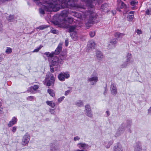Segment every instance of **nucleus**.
Returning <instances> with one entry per match:
<instances>
[{
	"mask_svg": "<svg viewBox=\"0 0 151 151\" xmlns=\"http://www.w3.org/2000/svg\"><path fill=\"white\" fill-rule=\"evenodd\" d=\"M70 77V74L68 73H62L58 76L59 79L61 81H64L65 78H68Z\"/></svg>",
	"mask_w": 151,
	"mask_h": 151,
	"instance_id": "f257e3e1",
	"label": "nucleus"
},
{
	"mask_svg": "<svg viewBox=\"0 0 151 151\" xmlns=\"http://www.w3.org/2000/svg\"><path fill=\"white\" fill-rule=\"evenodd\" d=\"M98 80L97 74L96 73H95L92 77L88 78V81L91 82H94L96 83L98 81Z\"/></svg>",
	"mask_w": 151,
	"mask_h": 151,
	"instance_id": "f03ea898",
	"label": "nucleus"
},
{
	"mask_svg": "<svg viewBox=\"0 0 151 151\" xmlns=\"http://www.w3.org/2000/svg\"><path fill=\"white\" fill-rule=\"evenodd\" d=\"M17 121L16 118L14 117L12 120L9 123V125L11 127L16 123Z\"/></svg>",
	"mask_w": 151,
	"mask_h": 151,
	"instance_id": "7ed1b4c3",
	"label": "nucleus"
},
{
	"mask_svg": "<svg viewBox=\"0 0 151 151\" xmlns=\"http://www.w3.org/2000/svg\"><path fill=\"white\" fill-rule=\"evenodd\" d=\"M134 15L133 14L130 12V14H128L127 17V19L129 21H132Z\"/></svg>",
	"mask_w": 151,
	"mask_h": 151,
	"instance_id": "20e7f679",
	"label": "nucleus"
},
{
	"mask_svg": "<svg viewBox=\"0 0 151 151\" xmlns=\"http://www.w3.org/2000/svg\"><path fill=\"white\" fill-rule=\"evenodd\" d=\"M78 145L79 148L83 149H86L87 147L86 145L83 144H79Z\"/></svg>",
	"mask_w": 151,
	"mask_h": 151,
	"instance_id": "39448f33",
	"label": "nucleus"
},
{
	"mask_svg": "<svg viewBox=\"0 0 151 151\" xmlns=\"http://www.w3.org/2000/svg\"><path fill=\"white\" fill-rule=\"evenodd\" d=\"M95 45V43L93 41H90L88 42V46L89 47H92L94 46Z\"/></svg>",
	"mask_w": 151,
	"mask_h": 151,
	"instance_id": "423d86ee",
	"label": "nucleus"
},
{
	"mask_svg": "<svg viewBox=\"0 0 151 151\" xmlns=\"http://www.w3.org/2000/svg\"><path fill=\"white\" fill-rule=\"evenodd\" d=\"M124 35L120 33H116L115 34L114 36L116 38H119L122 37Z\"/></svg>",
	"mask_w": 151,
	"mask_h": 151,
	"instance_id": "0eeeda50",
	"label": "nucleus"
},
{
	"mask_svg": "<svg viewBox=\"0 0 151 151\" xmlns=\"http://www.w3.org/2000/svg\"><path fill=\"white\" fill-rule=\"evenodd\" d=\"M50 79L51 80L50 82L49 83L48 82H47V83L46 85L47 86H50L53 83V82L54 81L55 79L53 76H51V77Z\"/></svg>",
	"mask_w": 151,
	"mask_h": 151,
	"instance_id": "6e6552de",
	"label": "nucleus"
},
{
	"mask_svg": "<svg viewBox=\"0 0 151 151\" xmlns=\"http://www.w3.org/2000/svg\"><path fill=\"white\" fill-rule=\"evenodd\" d=\"M111 92L114 95L116 94V87L112 86L111 87Z\"/></svg>",
	"mask_w": 151,
	"mask_h": 151,
	"instance_id": "1a4fd4ad",
	"label": "nucleus"
},
{
	"mask_svg": "<svg viewBox=\"0 0 151 151\" xmlns=\"http://www.w3.org/2000/svg\"><path fill=\"white\" fill-rule=\"evenodd\" d=\"M48 92L51 96H54V93L52 90L49 89L48 90Z\"/></svg>",
	"mask_w": 151,
	"mask_h": 151,
	"instance_id": "9d476101",
	"label": "nucleus"
},
{
	"mask_svg": "<svg viewBox=\"0 0 151 151\" xmlns=\"http://www.w3.org/2000/svg\"><path fill=\"white\" fill-rule=\"evenodd\" d=\"M12 51V49L10 47H7L5 51V52L7 54L11 53Z\"/></svg>",
	"mask_w": 151,
	"mask_h": 151,
	"instance_id": "9b49d317",
	"label": "nucleus"
},
{
	"mask_svg": "<svg viewBox=\"0 0 151 151\" xmlns=\"http://www.w3.org/2000/svg\"><path fill=\"white\" fill-rule=\"evenodd\" d=\"M115 151H122V149L120 146H119L115 147Z\"/></svg>",
	"mask_w": 151,
	"mask_h": 151,
	"instance_id": "f8f14e48",
	"label": "nucleus"
},
{
	"mask_svg": "<svg viewBox=\"0 0 151 151\" xmlns=\"http://www.w3.org/2000/svg\"><path fill=\"white\" fill-rule=\"evenodd\" d=\"M47 103L48 105L52 107H53L55 106L54 103L51 101H47Z\"/></svg>",
	"mask_w": 151,
	"mask_h": 151,
	"instance_id": "ddd939ff",
	"label": "nucleus"
},
{
	"mask_svg": "<svg viewBox=\"0 0 151 151\" xmlns=\"http://www.w3.org/2000/svg\"><path fill=\"white\" fill-rule=\"evenodd\" d=\"M61 50V47H58L56 50L55 52L56 54H58L59 53V51Z\"/></svg>",
	"mask_w": 151,
	"mask_h": 151,
	"instance_id": "4468645a",
	"label": "nucleus"
},
{
	"mask_svg": "<svg viewBox=\"0 0 151 151\" xmlns=\"http://www.w3.org/2000/svg\"><path fill=\"white\" fill-rule=\"evenodd\" d=\"M119 6H120L121 8H123L125 6V5L122 2H120L119 4Z\"/></svg>",
	"mask_w": 151,
	"mask_h": 151,
	"instance_id": "2eb2a0df",
	"label": "nucleus"
},
{
	"mask_svg": "<svg viewBox=\"0 0 151 151\" xmlns=\"http://www.w3.org/2000/svg\"><path fill=\"white\" fill-rule=\"evenodd\" d=\"M24 137H25V138H26V139L25 140H24V144H25L27 143L28 142L29 140V138L28 137H26V136H25Z\"/></svg>",
	"mask_w": 151,
	"mask_h": 151,
	"instance_id": "dca6fc26",
	"label": "nucleus"
},
{
	"mask_svg": "<svg viewBox=\"0 0 151 151\" xmlns=\"http://www.w3.org/2000/svg\"><path fill=\"white\" fill-rule=\"evenodd\" d=\"M45 54L47 55L48 56H49L50 57H52L53 55V53H50L49 52H46L45 53Z\"/></svg>",
	"mask_w": 151,
	"mask_h": 151,
	"instance_id": "f3484780",
	"label": "nucleus"
},
{
	"mask_svg": "<svg viewBox=\"0 0 151 151\" xmlns=\"http://www.w3.org/2000/svg\"><path fill=\"white\" fill-rule=\"evenodd\" d=\"M137 1H132L131 2V4L132 5L134 6L137 4Z\"/></svg>",
	"mask_w": 151,
	"mask_h": 151,
	"instance_id": "a211bd4d",
	"label": "nucleus"
},
{
	"mask_svg": "<svg viewBox=\"0 0 151 151\" xmlns=\"http://www.w3.org/2000/svg\"><path fill=\"white\" fill-rule=\"evenodd\" d=\"M90 35L91 37H93L95 35V32H91L90 33Z\"/></svg>",
	"mask_w": 151,
	"mask_h": 151,
	"instance_id": "6ab92c4d",
	"label": "nucleus"
},
{
	"mask_svg": "<svg viewBox=\"0 0 151 151\" xmlns=\"http://www.w3.org/2000/svg\"><path fill=\"white\" fill-rule=\"evenodd\" d=\"M136 32L138 35H140L142 33V31L139 29H138L137 30Z\"/></svg>",
	"mask_w": 151,
	"mask_h": 151,
	"instance_id": "aec40b11",
	"label": "nucleus"
},
{
	"mask_svg": "<svg viewBox=\"0 0 151 151\" xmlns=\"http://www.w3.org/2000/svg\"><path fill=\"white\" fill-rule=\"evenodd\" d=\"M1 103L0 101V113H1L3 111V109L1 107Z\"/></svg>",
	"mask_w": 151,
	"mask_h": 151,
	"instance_id": "412c9836",
	"label": "nucleus"
},
{
	"mask_svg": "<svg viewBox=\"0 0 151 151\" xmlns=\"http://www.w3.org/2000/svg\"><path fill=\"white\" fill-rule=\"evenodd\" d=\"M38 88V86L36 85L34 86H33V87H32V88L34 90H36Z\"/></svg>",
	"mask_w": 151,
	"mask_h": 151,
	"instance_id": "4be33fe9",
	"label": "nucleus"
},
{
	"mask_svg": "<svg viewBox=\"0 0 151 151\" xmlns=\"http://www.w3.org/2000/svg\"><path fill=\"white\" fill-rule=\"evenodd\" d=\"M75 35V34L74 36L73 35H72V37H73V39L74 40H76L77 39V36H76V35H75V37H74V36Z\"/></svg>",
	"mask_w": 151,
	"mask_h": 151,
	"instance_id": "5701e85b",
	"label": "nucleus"
},
{
	"mask_svg": "<svg viewBox=\"0 0 151 151\" xmlns=\"http://www.w3.org/2000/svg\"><path fill=\"white\" fill-rule=\"evenodd\" d=\"M80 138L78 137H75L74 138V140L75 141H76L77 140H78Z\"/></svg>",
	"mask_w": 151,
	"mask_h": 151,
	"instance_id": "b1692460",
	"label": "nucleus"
},
{
	"mask_svg": "<svg viewBox=\"0 0 151 151\" xmlns=\"http://www.w3.org/2000/svg\"><path fill=\"white\" fill-rule=\"evenodd\" d=\"M68 44V40H66L65 41V44L66 46H67Z\"/></svg>",
	"mask_w": 151,
	"mask_h": 151,
	"instance_id": "393cba45",
	"label": "nucleus"
},
{
	"mask_svg": "<svg viewBox=\"0 0 151 151\" xmlns=\"http://www.w3.org/2000/svg\"><path fill=\"white\" fill-rule=\"evenodd\" d=\"M40 49V48H38L37 49H35L34 51H33V52H38Z\"/></svg>",
	"mask_w": 151,
	"mask_h": 151,
	"instance_id": "a878e982",
	"label": "nucleus"
},
{
	"mask_svg": "<svg viewBox=\"0 0 151 151\" xmlns=\"http://www.w3.org/2000/svg\"><path fill=\"white\" fill-rule=\"evenodd\" d=\"M75 29V27H71V28H70V31H73L74 29Z\"/></svg>",
	"mask_w": 151,
	"mask_h": 151,
	"instance_id": "bb28decb",
	"label": "nucleus"
},
{
	"mask_svg": "<svg viewBox=\"0 0 151 151\" xmlns=\"http://www.w3.org/2000/svg\"><path fill=\"white\" fill-rule=\"evenodd\" d=\"M70 92L69 90H68L67 91H66L65 92V95H67L68 94V93Z\"/></svg>",
	"mask_w": 151,
	"mask_h": 151,
	"instance_id": "cd10ccee",
	"label": "nucleus"
},
{
	"mask_svg": "<svg viewBox=\"0 0 151 151\" xmlns=\"http://www.w3.org/2000/svg\"><path fill=\"white\" fill-rule=\"evenodd\" d=\"M16 130V128H15V127H13V130H12V131L13 132H15Z\"/></svg>",
	"mask_w": 151,
	"mask_h": 151,
	"instance_id": "c85d7f7f",
	"label": "nucleus"
},
{
	"mask_svg": "<svg viewBox=\"0 0 151 151\" xmlns=\"http://www.w3.org/2000/svg\"><path fill=\"white\" fill-rule=\"evenodd\" d=\"M55 63H54V64H53V65H55L57 64L58 62H57L55 61Z\"/></svg>",
	"mask_w": 151,
	"mask_h": 151,
	"instance_id": "c756f323",
	"label": "nucleus"
},
{
	"mask_svg": "<svg viewBox=\"0 0 151 151\" xmlns=\"http://www.w3.org/2000/svg\"><path fill=\"white\" fill-rule=\"evenodd\" d=\"M148 11H149L148 10H147V11H146V14H150V13H148Z\"/></svg>",
	"mask_w": 151,
	"mask_h": 151,
	"instance_id": "7c9ffc66",
	"label": "nucleus"
},
{
	"mask_svg": "<svg viewBox=\"0 0 151 151\" xmlns=\"http://www.w3.org/2000/svg\"><path fill=\"white\" fill-rule=\"evenodd\" d=\"M40 12H41L42 13H44V11L43 10L41 12L40 11Z\"/></svg>",
	"mask_w": 151,
	"mask_h": 151,
	"instance_id": "2f4dec72",
	"label": "nucleus"
},
{
	"mask_svg": "<svg viewBox=\"0 0 151 151\" xmlns=\"http://www.w3.org/2000/svg\"><path fill=\"white\" fill-rule=\"evenodd\" d=\"M51 71L52 72H53V70H51Z\"/></svg>",
	"mask_w": 151,
	"mask_h": 151,
	"instance_id": "473e14b6",
	"label": "nucleus"
},
{
	"mask_svg": "<svg viewBox=\"0 0 151 151\" xmlns=\"http://www.w3.org/2000/svg\"><path fill=\"white\" fill-rule=\"evenodd\" d=\"M106 113H107V114H108V111H106Z\"/></svg>",
	"mask_w": 151,
	"mask_h": 151,
	"instance_id": "72a5a7b5",
	"label": "nucleus"
},
{
	"mask_svg": "<svg viewBox=\"0 0 151 151\" xmlns=\"http://www.w3.org/2000/svg\"><path fill=\"white\" fill-rule=\"evenodd\" d=\"M70 20H72V19L70 18Z\"/></svg>",
	"mask_w": 151,
	"mask_h": 151,
	"instance_id": "f704fd0d",
	"label": "nucleus"
}]
</instances>
